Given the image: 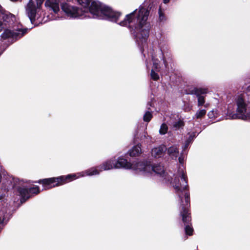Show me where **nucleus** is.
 <instances>
[{
  "instance_id": "obj_31",
  "label": "nucleus",
  "mask_w": 250,
  "mask_h": 250,
  "mask_svg": "<svg viewBox=\"0 0 250 250\" xmlns=\"http://www.w3.org/2000/svg\"><path fill=\"white\" fill-rule=\"evenodd\" d=\"M170 0H163V2L165 4L167 3Z\"/></svg>"
},
{
  "instance_id": "obj_25",
  "label": "nucleus",
  "mask_w": 250,
  "mask_h": 250,
  "mask_svg": "<svg viewBox=\"0 0 250 250\" xmlns=\"http://www.w3.org/2000/svg\"><path fill=\"white\" fill-rule=\"evenodd\" d=\"M187 155V151H183V150H182V152L180 154V156L178 157V160H179V162L180 164H183L185 157Z\"/></svg>"
},
{
  "instance_id": "obj_4",
  "label": "nucleus",
  "mask_w": 250,
  "mask_h": 250,
  "mask_svg": "<svg viewBox=\"0 0 250 250\" xmlns=\"http://www.w3.org/2000/svg\"><path fill=\"white\" fill-rule=\"evenodd\" d=\"M133 168L139 171L144 175L152 174L154 172L162 178H165L166 176L164 167L160 164L152 165L150 161H143L138 162L134 165H133Z\"/></svg>"
},
{
  "instance_id": "obj_20",
  "label": "nucleus",
  "mask_w": 250,
  "mask_h": 250,
  "mask_svg": "<svg viewBox=\"0 0 250 250\" xmlns=\"http://www.w3.org/2000/svg\"><path fill=\"white\" fill-rule=\"evenodd\" d=\"M184 125V122L182 120H179L173 122L172 128L174 130H178L181 128H183Z\"/></svg>"
},
{
  "instance_id": "obj_29",
  "label": "nucleus",
  "mask_w": 250,
  "mask_h": 250,
  "mask_svg": "<svg viewBox=\"0 0 250 250\" xmlns=\"http://www.w3.org/2000/svg\"><path fill=\"white\" fill-rule=\"evenodd\" d=\"M208 116L209 118H212L214 116V111L213 110L209 111L208 114Z\"/></svg>"
},
{
  "instance_id": "obj_8",
  "label": "nucleus",
  "mask_w": 250,
  "mask_h": 250,
  "mask_svg": "<svg viewBox=\"0 0 250 250\" xmlns=\"http://www.w3.org/2000/svg\"><path fill=\"white\" fill-rule=\"evenodd\" d=\"M27 30V28L14 30L6 29L1 34V37L2 39L8 40V42H10V43H12L25 35Z\"/></svg>"
},
{
  "instance_id": "obj_7",
  "label": "nucleus",
  "mask_w": 250,
  "mask_h": 250,
  "mask_svg": "<svg viewBox=\"0 0 250 250\" xmlns=\"http://www.w3.org/2000/svg\"><path fill=\"white\" fill-rule=\"evenodd\" d=\"M77 178L75 174H68L65 176H60L39 180L38 182L42 184L45 188H50L56 186L62 185L68 181Z\"/></svg>"
},
{
  "instance_id": "obj_1",
  "label": "nucleus",
  "mask_w": 250,
  "mask_h": 250,
  "mask_svg": "<svg viewBox=\"0 0 250 250\" xmlns=\"http://www.w3.org/2000/svg\"><path fill=\"white\" fill-rule=\"evenodd\" d=\"M77 1L83 8L72 6L67 3L61 4V8L67 17L70 19H83L87 17L89 12L93 18L107 20L117 23L121 26L127 27L143 54V48L146 43L151 28L150 23L147 20L154 7L152 2H144L138 9L127 14L123 21L118 22L122 15L121 12L113 10L99 1L77 0Z\"/></svg>"
},
{
  "instance_id": "obj_13",
  "label": "nucleus",
  "mask_w": 250,
  "mask_h": 250,
  "mask_svg": "<svg viewBox=\"0 0 250 250\" xmlns=\"http://www.w3.org/2000/svg\"><path fill=\"white\" fill-rule=\"evenodd\" d=\"M12 17L11 14L6 13L0 5V32L4 29V22H10Z\"/></svg>"
},
{
  "instance_id": "obj_28",
  "label": "nucleus",
  "mask_w": 250,
  "mask_h": 250,
  "mask_svg": "<svg viewBox=\"0 0 250 250\" xmlns=\"http://www.w3.org/2000/svg\"><path fill=\"white\" fill-rule=\"evenodd\" d=\"M37 3V7L40 8L43 3L44 0H36Z\"/></svg>"
},
{
  "instance_id": "obj_24",
  "label": "nucleus",
  "mask_w": 250,
  "mask_h": 250,
  "mask_svg": "<svg viewBox=\"0 0 250 250\" xmlns=\"http://www.w3.org/2000/svg\"><path fill=\"white\" fill-rule=\"evenodd\" d=\"M206 114V110L205 109H201L198 110L195 115V118L196 119H200L203 118Z\"/></svg>"
},
{
  "instance_id": "obj_26",
  "label": "nucleus",
  "mask_w": 250,
  "mask_h": 250,
  "mask_svg": "<svg viewBox=\"0 0 250 250\" xmlns=\"http://www.w3.org/2000/svg\"><path fill=\"white\" fill-rule=\"evenodd\" d=\"M156 70H154V69H152L151 70V78L154 81H157L159 79V76Z\"/></svg>"
},
{
  "instance_id": "obj_11",
  "label": "nucleus",
  "mask_w": 250,
  "mask_h": 250,
  "mask_svg": "<svg viewBox=\"0 0 250 250\" xmlns=\"http://www.w3.org/2000/svg\"><path fill=\"white\" fill-rule=\"evenodd\" d=\"M37 8L34 1L30 0L27 5L26 11L28 17L32 24L35 21Z\"/></svg>"
},
{
  "instance_id": "obj_23",
  "label": "nucleus",
  "mask_w": 250,
  "mask_h": 250,
  "mask_svg": "<svg viewBox=\"0 0 250 250\" xmlns=\"http://www.w3.org/2000/svg\"><path fill=\"white\" fill-rule=\"evenodd\" d=\"M168 130V127L165 123H163L161 125L159 133L161 135H165L166 134Z\"/></svg>"
},
{
  "instance_id": "obj_9",
  "label": "nucleus",
  "mask_w": 250,
  "mask_h": 250,
  "mask_svg": "<svg viewBox=\"0 0 250 250\" xmlns=\"http://www.w3.org/2000/svg\"><path fill=\"white\" fill-rule=\"evenodd\" d=\"M206 93V89L201 88H194L191 89L189 92L190 94L194 95L197 98L198 106H202L205 104V100L204 95Z\"/></svg>"
},
{
  "instance_id": "obj_21",
  "label": "nucleus",
  "mask_w": 250,
  "mask_h": 250,
  "mask_svg": "<svg viewBox=\"0 0 250 250\" xmlns=\"http://www.w3.org/2000/svg\"><path fill=\"white\" fill-rule=\"evenodd\" d=\"M152 60L153 62V67L152 69H154V70H156V71H160L161 70L160 61L154 56H152Z\"/></svg>"
},
{
  "instance_id": "obj_15",
  "label": "nucleus",
  "mask_w": 250,
  "mask_h": 250,
  "mask_svg": "<svg viewBox=\"0 0 250 250\" xmlns=\"http://www.w3.org/2000/svg\"><path fill=\"white\" fill-rule=\"evenodd\" d=\"M45 6L53 10L55 14L57 13L60 10L58 0H47L45 2Z\"/></svg>"
},
{
  "instance_id": "obj_30",
  "label": "nucleus",
  "mask_w": 250,
  "mask_h": 250,
  "mask_svg": "<svg viewBox=\"0 0 250 250\" xmlns=\"http://www.w3.org/2000/svg\"><path fill=\"white\" fill-rule=\"evenodd\" d=\"M153 106V104L151 102H148L147 104V108L149 110H150V107H152Z\"/></svg>"
},
{
  "instance_id": "obj_6",
  "label": "nucleus",
  "mask_w": 250,
  "mask_h": 250,
  "mask_svg": "<svg viewBox=\"0 0 250 250\" xmlns=\"http://www.w3.org/2000/svg\"><path fill=\"white\" fill-rule=\"evenodd\" d=\"M98 167L100 171L110 170L113 168H124L129 169L133 168V164L130 161H128L126 158L121 156L118 158L115 163L113 160H107L99 165Z\"/></svg>"
},
{
  "instance_id": "obj_17",
  "label": "nucleus",
  "mask_w": 250,
  "mask_h": 250,
  "mask_svg": "<svg viewBox=\"0 0 250 250\" xmlns=\"http://www.w3.org/2000/svg\"><path fill=\"white\" fill-rule=\"evenodd\" d=\"M198 134L199 133L196 134L195 132L188 133L189 136L186 139L184 145L182 146L183 151H186V150L188 148L189 145L193 141L194 139Z\"/></svg>"
},
{
  "instance_id": "obj_5",
  "label": "nucleus",
  "mask_w": 250,
  "mask_h": 250,
  "mask_svg": "<svg viewBox=\"0 0 250 250\" xmlns=\"http://www.w3.org/2000/svg\"><path fill=\"white\" fill-rule=\"evenodd\" d=\"M235 102L237 105L235 113L229 115L231 119H241L243 120H249L250 121V112L248 111V104L242 97V95H238L235 99Z\"/></svg>"
},
{
  "instance_id": "obj_18",
  "label": "nucleus",
  "mask_w": 250,
  "mask_h": 250,
  "mask_svg": "<svg viewBox=\"0 0 250 250\" xmlns=\"http://www.w3.org/2000/svg\"><path fill=\"white\" fill-rule=\"evenodd\" d=\"M168 155L172 159H176L179 155V149L177 146H173L167 149V148Z\"/></svg>"
},
{
  "instance_id": "obj_3",
  "label": "nucleus",
  "mask_w": 250,
  "mask_h": 250,
  "mask_svg": "<svg viewBox=\"0 0 250 250\" xmlns=\"http://www.w3.org/2000/svg\"><path fill=\"white\" fill-rule=\"evenodd\" d=\"M13 187H17V193L20 197V202L21 204L25 203L33 195L37 194L40 192V188L38 186H35L33 187H25L23 185L24 183V181L18 178H13Z\"/></svg>"
},
{
  "instance_id": "obj_2",
  "label": "nucleus",
  "mask_w": 250,
  "mask_h": 250,
  "mask_svg": "<svg viewBox=\"0 0 250 250\" xmlns=\"http://www.w3.org/2000/svg\"><path fill=\"white\" fill-rule=\"evenodd\" d=\"M172 185L180 200L182 207L180 215L185 226V233L188 235H192L193 229L190 223L191 216L190 213L189 212V208L190 206V196L189 192L188 190L187 177L183 170L180 171V178L175 177Z\"/></svg>"
},
{
  "instance_id": "obj_10",
  "label": "nucleus",
  "mask_w": 250,
  "mask_h": 250,
  "mask_svg": "<svg viewBox=\"0 0 250 250\" xmlns=\"http://www.w3.org/2000/svg\"><path fill=\"white\" fill-rule=\"evenodd\" d=\"M159 48L160 50L158 57L163 61L165 68L167 69L168 68V63L166 60V57H170V53L168 52V46L166 44L160 43L159 44Z\"/></svg>"
},
{
  "instance_id": "obj_27",
  "label": "nucleus",
  "mask_w": 250,
  "mask_h": 250,
  "mask_svg": "<svg viewBox=\"0 0 250 250\" xmlns=\"http://www.w3.org/2000/svg\"><path fill=\"white\" fill-rule=\"evenodd\" d=\"M159 20L160 21H163L165 20V16L161 12L160 8L159 9Z\"/></svg>"
},
{
  "instance_id": "obj_19",
  "label": "nucleus",
  "mask_w": 250,
  "mask_h": 250,
  "mask_svg": "<svg viewBox=\"0 0 250 250\" xmlns=\"http://www.w3.org/2000/svg\"><path fill=\"white\" fill-rule=\"evenodd\" d=\"M100 170L99 171L96 167H92L85 171L80 173L79 174L81 176H93L99 175L100 174Z\"/></svg>"
},
{
  "instance_id": "obj_32",
  "label": "nucleus",
  "mask_w": 250,
  "mask_h": 250,
  "mask_svg": "<svg viewBox=\"0 0 250 250\" xmlns=\"http://www.w3.org/2000/svg\"><path fill=\"white\" fill-rule=\"evenodd\" d=\"M247 90L248 91H250V85H249V86H248L247 87Z\"/></svg>"
},
{
  "instance_id": "obj_16",
  "label": "nucleus",
  "mask_w": 250,
  "mask_h": 250,
  "mask_svg": "<svg viewBox=\"0 0 250 250\" xmlns=\"http://www.w3.org/2000/svg\"><path fill=\"white\" fill-rule=\"evenodd\" d=\"M141 153V145L140 144H138L128 151L127 154L126 155V157L127 158L128 155L130 157L138 156Z\"/></svg>"
},
{
  "instance_id": "obj_22",
  "label": "nucleus",
  "mask_w": 250,
  "mask_h": 250,
  "mask_svg": "<svg viewBox=\"0 0 250 250\" xmlns=\"http://www.w3.org/2000/svg\"><path fill=\"white\" fill-rule=\"evenodd\" d=\"M152 111L148 110L145 113L143 117V120L145 122H149L151 120L152 118Z\"/></svg>"
},
{
  "instance_id": "obj_33",
  "label": "nucleus",
  "mask_w": 250,
  "mask_h": 250,
  "mask_svg": "<svg viewBox=\"0 0 250 250\" xmlns=\"http://www.w3.org/2000/svg\"><path fill=\"white\" fill-rule=\"evenodd\" d=\"M1 178H2V176H1V174L0 173V183L1 182Z\"/></svg>"
},
{
  "instance_id": "obj_14",
  "label": "nucleus",
  "mask_w": 250,
  "mask_h": 250,
  "mask_svg": "<svg viewBox=\"0 0 250 250\" xmlns=\"http://www.w3.org/2000/svg\"><path fill=\"white\" fill-rule=\"evenodd\" d=\"M166 151V147L164 145H161L151 149V155L155 158H161L164 156Z\"/></svg>"
},
{
  "instance_id": "obj_12",
  "label": "nucleus",
  "mask_w": 250,
  "mask_h": 250,
  "mask_svg": "<svg viewBox=\"0 0 250 250\" xmlns=\"http://www.w3.org/2000/svg\"><path fill=\"white\" fill-rule=\"evenodd\" d=\"M7 207H3L0 209V231L10 220Z\"/></svg>"
}]
</instances>
